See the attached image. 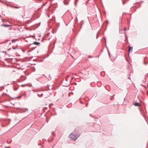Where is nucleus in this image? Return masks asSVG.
<instances>
[{
    "label": "nucleus",
    "instance_id": "obj_13",
    "mask_svg": "<svg viewBox=\"0 0 148 148\" xmlns=\"http://www.w3.org/2000/svg\"><path fill=\"white\" fill-rule=\"evenodd\" d=\"M11 49V48H10V49H9V50L8 49V51H9L10 50V49Z\"/></svg>",
    "mask_w": 148,
    "mask_h": 148
},
{
    "label": "nucleus",
    "instance_id": "obj_9",
    "mask_svg": "<svg viewBox=\"0 0 148 148\" xmlns=\"http://www.w3.org/2000/svg\"><path fill=\"white\" fill-rule=\"evenodd\" d=\"M125 4V2H123V4Z\"/></svg>",
    "mask_w": 148,
    "mask_h": 148
},
{
    "label": "nucleus",
    "instance_id": "obj_1",
    "mask_svg": "<svg viewBox=\"0 0 148 148\" xmlns=\"http://www.w3.org/2000/svg\"><path fill=\"white\" fill-rule=\"evenodd\" d=\"M79 136L75 134L72 133L69 135L70 138L75 140H76Z\"/></svg>",
    "mask_w": 148,
    "mask_h": 148
},
{
    "label": "nucleus",
    "instance_id": "obj_15",
    "mask_svg": "<svg viewBox=\"0 0 148 148\" xmlns=\"http://www.w3.org/2000/svg\"><path fill=\"white\" fill-rule=\"evenodd\" d=\"M147 86H148V85H147Z\"/></svg>",
    "mask_w": 148,
    "mask_h": 148
},
{
    "label": "nucleus",
    "instance_id": "obj_7",
    "mask_svg": "<svg viewBox=\"0 0 148 148\" xmlns=\"http://www.w3.org/2000/svg\"><path fill=\"white\" fill-rule=\"evenodd\" d=\"M15 40H13L12 41V42H15Z\"/></svg>",
    "mask_w": 148,
    "mask_h": 148
},
{
    "label": "nucleus",
    "instance_id": "obj_5",
    "mask_svg": "<svg viewBox=\"0 0 148 148\" xmlns=\"http://www.w3.org/2000/svg\"><path fill=\"white\" fill-rule=\"evenodd\" d=\"M43 93L41 94L40 95L39 94H38V95L39 97H42L43 95Z\"/></svg>",
    "mask_w": 148,
    "mask_h": 148
},
{
    "label": "nucleus",
    "instance_id": "obj_6",
    "mask_svg": "<svg viewBox=\"0 0 148 148\" xmlns=\"http://www.w3.org/2000/svg\"><path fill=\"white\" fill-rule=\"evenodd\" d=\"M1 26H5V27H8V26H9V25H1Z\"/></svg>",
    "mask_w": 148,
    "mask_h": 148
},
{
    "label": "nucleus",
    "instance_id": "obj_3",
    "mask_svg": "<svg viewBox=\"0 0 148 148\" xmlns=\"http://www.w3.org/2000/svg\"><path fill=\"white\" fill-rule=\"evenodd\" d=\"M134 105L135 106H140V104L138 103H136L134 104Z\"/></svg>",
    "mask_w": 148,
    "mask_h": 148
},
{
    "label": "nucleus",
    "instance_id": "obj_11",
    "mask_svg": "<svg viewBox=\"0 0 148 148\" xmlns=\"http://www.w3.org/2000/svg\"><path fill=\"white\" fill-rule=\"evenodd\" d=\"M2 127H4L5 126L4 125H2Z\"/></svg>",
    "mask_w": 148,
    "mask_h": 148
},
{
    "label": "nucleus",
    "instance_id": "obj_12",
    "mask_svg": "<svg viewBox=\"0 0 148 148\" xmlns=\"http://www.w3.org/2000/svg\"><path fill=\"white\" fill-rule=\"evenodd\" d=\"M103 73V72H101V74L102 73Z\"/></svg>",
    "mask_w": 148,
    "mask_h": 148
},
{
    "label": "nucleus",
    "instance_id": "obj_2",
    "mask_svg": "<svg viewBox=\"0 0 148 148\" xmlns=\"http://www.w3.org/2000/svg\"><path fill=\"white\" fill-rule=\"evenodd\" d=\"M132 50V47H131L130 46H129V50H128V52H130L131 50Z\"/></svg>",
    "mask_w": 148,
    "mask_h": 148
},
{
    "label": "nucleus",
    "instance_id": "obj_10",
    "mask_svg": "<svg viewBox=\"0 0 148 148\" xmlns=\"http://www.w3.org/2000/svg\"><path fill=\"white\" fill-rule=\"evenodd\" d=\"M67 77H69V75H67Z\"/></svg>",
    "mask_w": 148,
    "mask_h": 148
},
{
    "label": "nucleus",
    "instance_id": "obj_4",
    "mask_svg": "<svg viewBox=\"0 0 148 148\" xmlns=\"http://www.w3.org/2000/svg\"><path fill=\"white\" fill-rule=\"evenodd\" d=\"M34 44L35 45H38L40 44V43L39 42H34Z\"/></svg>",
    "mask_w": 148,
    "mask_h": 148
},
{
    "label": "nucleus",
    "instance_id": "obj_14",
    "mask_svg": "<svg viewBox=\"0 0 148 148\" xmlns=\"http://www.w3.org/2000/svg\"><path fill=\"white\" fill-rule=\"evenodd\" d=\"M13 49H15V48H14L13 47Z\"/></svg>",
    "mask_w": 148,
    "mask_h": 148
},
{
    "label": "nucleus",
    "instance_id": "obj_8",
    "mask_svg": "<svg viewBox=\"0 0 148 148\" xmlns=\"http://www.w3.org/2000/svg\"><path fill=\"white\" fill-rule=\"evenodd\" d=\"M127 30V28H124V30L125 31H126Z\"/></svg>",
    "mask_w": 148,
    "mask_h": 148
}]
</instances>
